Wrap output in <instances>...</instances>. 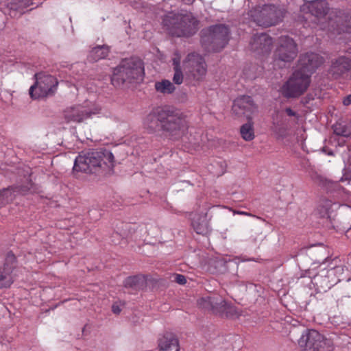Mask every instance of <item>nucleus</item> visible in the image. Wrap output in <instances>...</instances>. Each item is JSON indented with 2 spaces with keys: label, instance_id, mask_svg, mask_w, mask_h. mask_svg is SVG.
Returning a JSON list of instances; mask_svg holds the SVG:
<instances>
[{
  "label": "nucleus",
  "instance_id": "1",
  "mask_svg": "<svg viewBox=\"0 0 351 351\" xmlns=\"http://www.w3.org/2000/svg\"><path fill=\"white\" fill-rule=\"evenodd\" d=\"M323 58L317 53H307L298 61V69L281 88L282 94L287 98L298 97L302 95L310 85V75L323 63Z\"/></svg>",
  "mask_w": 351,
  "mask_h": 351
},
{
  "label": "nucleus",
  "instance_id": "2",
  "mask_svg": "<svg viewBox=\"0 0 351 351\" xmlns=\"http://www.w3.org/2000/svg\"><path fill=\"white\" fill-rule=\"evenodd\" d=\"M163 26L173 36H191L198 29V21L191 13H168L162 21Z\"/></svg>",
  "mask_w": 351,
  "mask_h": 351
},
{
  "label": "nucleus",
  "instance_id": "3",
  "mask_svg": "<svg viewBox=\"0 0 351 351\" xmlns=\"http://www.w3.org/2000/svg\"><path fill=\"white\" fill-rule=\"evenodd\" d=\"M144 69L142 62L136 58L123 60L114 70L111 78L112 84L119 87L132 80H142Z\"/></svg>",
  "mask_w": 351,
  "mask_h": 351
},
{
  "label": "nucleus",
  "instance_id": "4",
  "mask_svg": "<svg viewBox=\"0 0 351 351\" xmlns=\"http://www.w3.org/2000/svg\"><path fill=\"white\" fill-rule=\"evenodd\" d=\"M248 14L257 25L267 27L281 21L285 15V10L274 5H265L255 8L250 10Z\"/></svg>",
  "mask_w": 351,
  "mask_h": 351
},
{
  "label": "nucleus",
  "instance_id": "5",
  "mask_svg": "<svg viewBox=\"0 0 351 351\" xmlns=\"http://www.w3.org/2000/svg\"><path fill=\"white\" fill-rule=\"evenodd\" d=\"M298 343L304 351H334L332 341L315 330H308L304 332Z\"/></svg>",
  "mask_w": 351,
  "mask_h": 351
},
{
  "label": "nucleus",
  "instance_id": "6",
  "mask_svg": "<svg viewBox=\"0 0 351 351\" xmlns=\"http://www.w3.org/2000/svg\"><path fill=\"white\" fill-rule=\"evenodd\" d=\"M36 82L29 88V95L34 99L48 97L54 93L58 86L57 79L49 74L40 72L35 75Z\"/></svg>",
  "mask_w": 351,
  "mask_h": 351
},
{
  "label": "nucleus",
  "instance_id": "7",
  "mask_svg": "<svg viewBox=\"0 0 351 351\" xmlns=\"http://www.w3.org/2000/svg\"><path fill=\"white\" fill-rule=\"evenodd\" d=\"M198 305L202 308L212 311L213 313L221 316L234 317L239 315L235 306L228 304L219 295L202 298L198 300Z\"/></svg>",
  "mask_w": 351,
  "mask_h": 351
},
{
  "label": "nucleus",
  "instance_id": "8",
  "mask_svg": "<svg viewBox=\"0 0 351 351\" xmlns=\"http://www.w3.org/2000/svg\"><path fill=\"white\" fill-rule=\"evenodd\" d=\"M230 31L224 25H216L203 30L202 41L205 45H212L213 51L223 49L228 43Z\"/></svg>",
  "mask_w": 351,
  "mask_h": 351
},
{
  "label": "nucleus",
  "instance_id": "9",
  "mask_svg": "<svg viewBox=\"0 0 351 351\" xmlns=\"http://www.w3.org/2000/svg\"><path fill=\"white\" fill-rule=\"evenodd\" d=\"M163 118L162 130L170 134H176L187 128L186 115L180 110L173 107H165Z\"/></svg>",
  "mask_w": 351,
  "mask_h": 351
},
{
  "label": "nucleus",
  "instance_id": "10",
  "mask_svg": "<svg viewBox=\"0 0 351 351\" xmlns=\"http://www.w3.org/2000/svg\"><path fill=\"white\" fill-rule=\"evenodd\" d=\"M90 166L95 173L110 171L114 167L115 160L113 154L107 149H92L85 152Z\"/></svg>",
  "mask_w": 351,
  "mask_h": 351
},
{
  "label": "nucleus",
  "instance_id": "11",
  "mask_svg": "<svg viewBox=\"0 0 351 351\" xmlns=\"http://www.w3.org/2000/svg\"><path fill=\"white\" fill-rule=\"evenodd\" d=\"M184 66L196 81H202L206 75L207 69L205 61L197 53L189 54L184 62Z\"/></svg>",
  "mask_w": 351,
  "mask_h": 351
},
{
  "label": "nucleus",
  "instance_id": "12",
  "mask_svg": "<svg viewBox=\"0 0 351 351\" xmlns=\"http://www.w3.org/2000/svg\"><path fill=\"white\" fill-rule=\"evenodd\" d=\"M298 53L297 46L294 40L288 36L279 38L278 46L275 51V59L282 62H291Z\"/></svg>",
  "mask_w": 351,
  "mask_h": 351
},
{
  "label": "nucleus",
  "instance_id": "13",
  "mask_svg": "<svg viewBox=\"0 0 351 351\" xmlns=\"http://www.w3.org/2000/svg\"><path fill=\"white\" fill-rule=\"evenodd\" d=\"M256 110L257 107L250 96L243 95L234 101L232 111L238 117H245L247 120H250Z\"/></svg>",
  "mask_w": 351,
  "mask_h": 351
},
{
  "label": "nucleus",
  "instance_id": "14",
  "mask_svg": "<svg viewBox=\"0 0 351 351\" xmlns=\"http://www.w3.org/2000/svg\"><path fill=\"white\" fill-rule=\"evenodd\" d=\"M163 108L152 109L143 120V127L148 133L153 134L162 129Z\"/></svg>",
  "mask_w": 351,
  "mask_h": 351
},
{
  "label": "nucleus",
  "instance_id": "15",
  "mask_svg": "<svg viewBox=\"0 0 351 351\" xmlns=\"http://www.w3.org/2000/svg\"><path fill=\"white\" fill-rule=\"evenodd\" d=\"M84 106L78 105L67 108L64 111V117L67 122H81L88 118L91 114H95Z\"/></svg>",
  "mask_w": 351,
  "mask_h": 351
},
{
  "label": "nucleus",
  "instance_id": "16",
  "mask_svg": "<svg viewBox=\"0 0 351 351\" xmlns=\"http://www.w3.org/2000/svg\"><path fill=\"white\" fill-rule=\"evenodd\" d=\"M190 219L191 220V226L197 234H204L208 232L206 210L191 213L190 214Z\"/></svg>",
  "mask_w": 351,
  "mask_h": 351
},
{
  "label": "nucleus",
  "instance_id": "17",
  "mask_svg": "<svg viewBox=\"0 0 351 351\" xmlns=\"http://www.w3.org/2000/svg\"><path fill=\"white\" fill-rule=\"evenodd\" d=\"M351 71V59L340 56L332 62L330 73L335 78L343 76Z\"/></svg>",
  "mask_w": 351,
  "mask_h": 351
},
{
  "label": "nucleus",
  "instance_id": "18",
  "mask_svg": "<svg viewBox=\"0 0 351 351\" xmlns=\"http://www.w3.org/2000/svg\"><path fill=\"white\" fill-rule=\"evenodd\" d=\"M16 258L12 253H8L3 271L0 274V287H8L13 282L12 272Z\"/></svg>",
  "mask_w": 351,
  "mask_h": 351
},
{
  "label": "nucleus",
  "instance_id": "19",
  "mask_svg": "<svg viewBox=\"0 0 351 351\" xmlns=\"http://www.w3.org/2000/svg\"><path fill=\"white\" fill-rule=\"evenodd\" d=\"M272 39L266 34H256L253 36L250 41L252 50L267 53L271 49Z\"/></svg>",
  "mask_w": 351,
  "mask_h": 351
},
{
  "label": "nucleus",
  "instance_id": "20",
  "mask_svg": "<svg viewBox=\"0 0 351 351\" xmlns=\"http://www.w3.org/2000/svg\"><path fill=\"white\" fill-rule=\"evenodd\" d=\"M158 346L159 351H180L179 341L171 332H167L159 338Z\"/></svg>",
  "mask_w": 351,
  "mask_h": 351
},
{
  "label": "nucleus",
  "instance_id": "21",
  "mask_svg": "<svg viewBox=\"0 0 351 351\" xmlns=\"http://www.w3.org/2000/svg\"><path fill=\"white\" fill-rule=\"evenodd\" d=\"M307 8L313 16L316 17L319 22L328 12V3L324 0H315L308 3Z\"/></svg>",
  "mask_w": 351,
  "mask_h": 351
},
{
  "label": "nucleus",
  "instance_id": "22",
  "mask_svg": "<svg viewBox=\"0 0 351 351\" xmlns=\"http://www.w3.org/2000/svg\"><path fill=\"white\" fill-rule=\"evenodd\" d=\"M88 156L85 152H82L75 158L73 168V173L82 172L86 173H95L93 168L90 166L88 160L85 159Z\"/></svg>",
  "mask_w": 351,
  "mask_h": 351
},
{
  "label": "nucleus",
  "instance_id": "23",
  "mask_svg": "<svg viewBox=\"0 0 351 351\" xmlns=\"http://www.w3.org/2000/svg\"><path fill=\"white\" fill-rule=\"evenodd\" d=\"M349 24H351V16H337L335 20L332 19H330L329 26L335 30V24L337 25V31L338 32H351V27Z\"/></svg>",
  "mask_w": 351,
  "mask_h": 351
},
{
  "label": "nucleus",
  "instance_id": "24",
  "mask_svg": "<svg viewBox=\"0 0 351 351\" xmlns=\"http://www.w3.org/2000/svg\"><path fill=\"white\" fill-rule=\"evenodd\" d=\"M109 53L108 47L106 45L94 47L89 53V59L92 61H98L105 58Z\"/></svg>",
  "mask_w": 351,
  "mask_h": 351
},
{
  "label": "nucleus",
  "instance_id": "25",
  "mask_svg": "<svg viewBox=\"0 0 351 351\" xmlns=\"http://www.w3.org/2000/svg\"><path fill=\"white\" fill-rule=\"evenodd\" d=\"M155 88L157 92L163 95L171 94L176 90L174 85L168 80H162L156 82Z\"/></svg>",
  "mask_w": 351,
  "mask_h": 351
},
{
  "label": "nucleus",
  "instance_id": "26",
  "mask_svg": "<svg viewBox=\"0 0 351 351\" xmlns=\"http://www.w3.org/2000/svg\"><path fill=\"white\" fill-rule=\"evenodd\" d=\"M240 133L241 137L246 141H250L254 138V130L252 119L248 120L247 123L241 127Z\"/></svg>",
  "mask_w": 351,
  "mask_h": 351
},
{
  "label": "nucleus",
  "instance_id": "27",
  "mask_svg": "<svg viewBox=\"0 0 351 351\" xmlns=\"http://www.w3.org/2000/svg\"><path fill=\"white\" fill-rule=\"evenodd\" d=\"M14 199L13 191L11 189H5L0 191V204H8Z\"/></svg>",
  "mask_w": 351,
  "mask_h": 351
},
{
  "label": "nucleus",
  "instance_id": "28",
  "mask_svg": "<svg viewBox=\"0 0 351 351\" xmlns=\"http://www.w3.org/2000/svg\"><path fill=\"white\" fill-rule=\"evenodd\" d=\"M271 130L278 138H283L286 135L285 130L276 122H273Z\"/></svg>",
  "mask_w": 351,
  "mask_h": 351
},
{
  "label": "nucleus",
  "instance_id": "29",
  "mask_svg": "<svg viewBox=\"0 0 351 351\" xmlns=\"http://www.w3.org/2000/svg\"><path fill=\"white\" fill-rule=\"evenodd\" d=\"M173 80L176 84H181L183 82V75L181 69H174Z\"/></svg>",
  "mask_w": 351,
  "mask_h": 351
},
{
  "label": "nucleus",
  "instance_id": "30",
  "mask_svg": "<svg viewBox=\"0 0 351 351\" xmlns=\"http://www.w3.org/2000/svg\"><path fill=\"white\" fill-rule=\"evenodd\" d=\"M334 132L338 135L341 136H348L349 132L346 131L344 126H343L341 123H337L333 126Z\"/></svg>",
  "mask_w": 351,
  "mask_h": 351
},
{
  "label": "nucleus",
  "instance_id": "31",
  "mask_svg": "<svg viewBox=\"0 0 351 351\" xmlns=\"http://www.w3.org/2000/svg\"><path fill=\"white\" fill-rule=\"evenodd\" d=\"M138 278L136 277V276H130V277H128L125 279V287H132L134 286H135L137 282H138Z\"/></svg>",
  "mask_w": 351,
  "mask_h": 351
},
{
  "label": "nucleus",
  "instance_id": "32",
  "mask_svg": "<svg viewBox=\"0 0 351 351\" xmlns=\"http://www.w3.org/2000/svg\"><path fill=\"white\" fill-rule=\"evenodd\" d=\"M172 60H173V64L174 66L173 69H177V68L180 69L181 57L178 53H174V56H173Z\"/></svg>",
  "mask_w": 351,
  "mask_h": 351
},
{
  "label": "nucleus",
  "instance_id": "33",
  "mask_svg": "<svg viewBox=\"0 0 351 351\" xmlns=\"http://www.w3.org/2000/svg\"><path fill=\"white\" fill-rule=\"evenodd\" d=\"M112 311L113 313L118 315L121 311V305L119 302H115L112 306Z\"/></svg>",
  "mask_w": 351,
  "mask_h": 351
},
{
  "label": "nucleus",
  "instance_id": "34",
  "mask_svg": "<svg viewBox=\"0 0 351 351\" xmlns=\"http://www.w3.org/2000/svg\"><path fill=\"white\" fill-rule=\"evenodd\" d=\"M175 281L180 285H184L186 282V279L183 275L176 274L175 276Z\"/></svg>",
  "mask_w": 351,
  "mask_h": 351
},
{
  "label": "nucleus",
  "instance_id": "35",
  "mask_svg": "<svg viewBox=\"0 0 351 351\" xmlns=\"http://www.w3.org/2000/svg\"><path fill=\"white\" fill-rule=\"evenodd\" d=\"M285 112L287 113V114L288 116H290V117H296L297 119L299 117V115L297 112H295V111H293L292 109H291L290 108H287L285 109Z\"/></svg>",
  "mask_w": 351,
  "mask_h": 351
},
{
  "label": "nucleus",
  "instance_id": "36",
  "mask_svg": "<svg viewBox=\"0 0 351 351\" xmlns=\"http://www.w3.org/2000/svg\"><path fill=\"white\" fill-rule=\"evenodd\" d=\"M343 104L345 106H348L351 104V95H349L344 98Z\"/></svg>",
  "mask_w": 351,
  "mask_h": 351
},
{
  "label": "nucleus",
  "instance_id": "37",
  "mask_svg": "<svg viewBox=\"0 0 351 351\" xmlns=\"http://www.w3.org/2000/svg\"><path fill=\"white\" fill-rule=\"evenodd\" d=\"M234 214H238V215H246V216H252V215L250 213L245 212V211H234Z\"/></svg>",
  "mask_w": 351,
  "mask_h": 351
},
{
  "label": "nucleus",
  "instance_id": "38",
  "mask_svg": "<svg viewBox=\"0 0 351 351\" xmlns=\"http://www.w3.org/2000/svg\"><path fill=\"white\" fill-rule=\"evenodd\" d=\"M182 2H184L185 4H192L195 0H181Z\"/></svg>",
  "mask_w": 351,
  "mask_h": 351
},
{
  "label": "nucleus",
  "instance_id": "39",
  "mask_svg": "<svg viewBox=\"0 0 351 351\" xmlns=\"http://www.w3.org/2000/svg\"><path fill=\"white\" fill-rule=\"evenodd\" d=\"M335 269H337V270H339V271H341V267H336Z\"/></svg>",
  "mask_w": 351,
  "mask_h": 351
}]
</instances>
